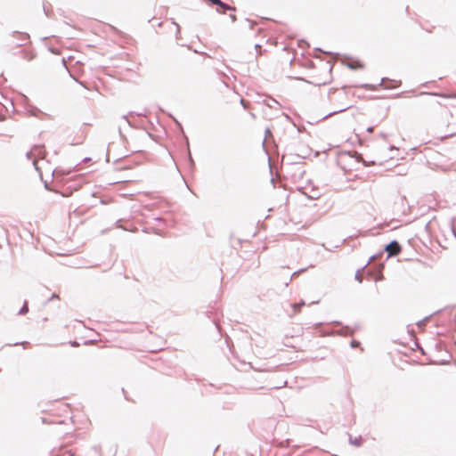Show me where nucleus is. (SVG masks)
Wrapping results in <instances>:
<instances>
[{"instance_id": "f257e3e1", "label": "nucleus", "mask_w": 456, "mask_h": 456, "mask_svg": "<svg viewBox=\"0 0 456 456\" xmlns=\"http://www.w3.org/2000/svg\"><path fill=\"white\" fill-rule=\"evenodd\" d=\"M44 412L47 413L49 417H56V419L43 417V423H62L63 421L61 419V418L69 414V407L67 403H64L62 402H57L55 403H51L50 405H48L47 409L45 410Z\"/></svg>"}, {"instance_id": "f03ea898", "label": "nucleus", "mask_w": 456, "mask_h": 456, "mask_svg": "<svg viewBox=\"0 0 456 456\" xmlns=\"http://www.w3.org/2000/svg\"><path fill=\"white\" fill-rule=\"evenodd\" d=\"M401 246L396 241H391L386 247V251L389 256H397L401 252Z\"/></svg>"}, {"instance_id": "7ed1b4c3", "label": "nucleus", "mask_w": 456, "mask_h": 456, "mask_svg": "<svg viewBox=\"0 0 456 456\" xmlns=\"http://www.w3.org/2000/svg\"><path fill=\"white\" fill-rule=\"evenodd\" d=\"M348 66L353 69H362L364 67V65L362 62L357 61H349Z\"/></svg>"}, {"instance_id": "20e7f679", "label": "nucleus", "mask_w": 456, "mask_h": 456, "mask_svg": "<svg viewBox=\"0 0 456 456\" xmlns=\"http://www.w3.org/2000/svg\"><path fill=\"white\" fill-rule=\"evenodd\" d=\"M444 98H456V94H442Z\"/></svg>"}, {"instance_id": "39448f33", "label": "nucleus", "mask_w": 456, "mask_h": 456, "mask_svg": "<svg viewBox=\"0 0 456 456\" xmlns=\"http://www.w3.org/2000/svg\"><path fill=\"white\" fill-rule=\"evenodd\" d=\"M231 18H232V20L233 21H234V20H236V16H235V15H231Z\"/></svg>"}, {"instance_id": "423d86ee", "label": "nucleus", "mask_w": 456, "mask_h": 456, "mask_svg": "<svg viewBox=\"0 0 456 456\" xmlns=\"http://www.w3.org/2000/svg\"><path fill=\"white\" fill-rule=\"evenodd\" d=\"M162 348H159V349H152L153 352H157V351H160Z\"/></svg>"}, {"instance_id": "0eeeda50", "label": "nucleus", "mask_w": 456, "mask_h": 456, "mask_svg": "<svg viewBox=\"0 0 456 456\" xmlns=\"http://www.w3.org/2000/svg\"><path fill=\"white\" fill-rule=\"evenodd\" d=\"M368 131H369V132H372V131H373V128H371V127H370V128H368Z\"/></svg>"}, {"instance_id": "6e6552de", "label": "nucleus", "mask_w": 456, "mask_h": 456, "mask_svg": "<svg viewBox=\"0 0 456 456\" xmlns=\"http://www.w3.org/2000/svg\"><path fill=\"white\" fill-rule=\"evenodd\" d=\"M25 345H28V342H25L23 343V346H25Z\"/></svg>"}]
</instances>
